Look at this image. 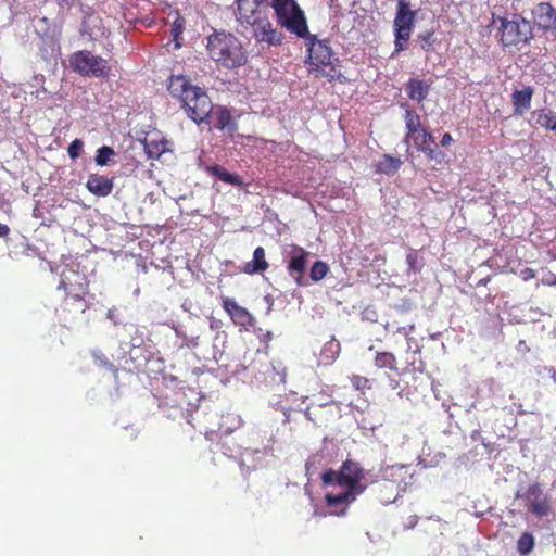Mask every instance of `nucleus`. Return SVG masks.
Masks as SVG:
<instances>
[{"label": "nucleus", "instance_id": "f257e3e1", "mask_svg": "<svg viewBox=\"0 0 556 556\" xmlns=\"http://www.w3.org/2000/svg\"><path fill=\"white\" fill-rule=\"evenodd\" d=\"M364 479L365 470L362 466L351 459L345 460L340 468V486L344 490L326 494L327 513L338 517L343 516L349 505L366 490L367 484L363 483Z\"/></svg>", "mask_w": 556, "mask_h": 556}, {"label": "nucleus", "instance_id": "f03ea898", "mask_svg": "<svg viewBox=\"0 0 556 556\" xmlns=\"http://www.w3.org/2000/svg\"><path fill=\"white\" fill-rule=\"evenodd\" d=\"M167 89L177 99L187 116L197 124L205 122L212 113L213 104L207 93L192 85L184 75L170 76Z\"/></svg>", "mask_w": 556, "mask_h": 556}, {"label": "nucleus", "instance_id": "7ed1b4c3", "mask_svg": "<svg viewBox=\"0 0 556 556\" xmlns=\"http://www.w3.org/2000/svg\"><path fill=\"white\" fill-rule=\"evenodd\" d=\"M206 51L208 56L220 66L233 70L244 65L248 53L241 41L232 34L214 31L207 37Z\"/></svg>", "mask_w": 556, "mask_h": 556}, {"label": "nucleus", "instance_id": "20e7f679", "mask_svg": "<svg viewBox=\"0 0 556 556\" xmlns=\"http://www.w3.org/2000/svg\"><path fill=\"white\" fill-rule=\"evenodd\" d=\"M238 20L253 28V36L258 42L278 46L282 41V34L273 27L269 20L262 13L263 0H236Z\"/></svg>", "mask_w": 556, "mask_h": 556}, {"label": "nucleus", "instance_id": "39448f33", "mask_svg": "<svg viewBox=\"0 0 556 556\" xmlns=\"http://www.w3.org/2000/svg\"><path fill=\"white\" fill-rule=\"evenodd\" d=\"M277 22L292 34L306 38L308 28L304 13L294 0H271Z\"/></svg>", "mask_w": 556, "mask_h": 556}, {"label": "nucleus", "instance_id": "423d86ee", "mask_svg": "<svg viewBox=\"0 0 556 556\" xmlns=\"http://www.w3.org/2000/svg\"><path fill=\"white\" fill-rule=\"evenodd\" d=\"M501 42L504 47L520 49L533 37L532 25L526 18L514 15L513 18L498 17Z\"/></svg>", "mask_w": 556, "mask_h": 556}, {"label": "nucleus", "instance_id": "0eeeda50", "mask_svg": "<svg viewBox=\"0 0 556 556\" xmlns=\"http://www.w3.org/2000/svg\"><path fill=\"white\" fill-rule=\"evenodd\" d=\"M70 64L75 73L85 77L108 78L111 74L108 60L87 50L74 52Z\"/></svg>", "mask_w": 556, "mask_h": 556}, {"label": "nucleus", "instance_id": "6e6552de", "mask_svg": "<svg viewBox=\"0 0 556 556\" xmlns=\"http://www.w3.org/2000/svg\"><path fill=\"white\" fill-rule=\"evenodd\" d=\"M415 20L416 12L410 10L409 3L406 0H399L393 21L395 52L404 51L407 48V42L415 27Z\"/></svg>", "mask_w": 556, "mask_h": 556}, {"label": "nucleus", "instance_id": "1a4fd4ad", "mask_svg": "<svg viewBox=\"0 0 556 556\" xmlns=\"http://www.w3.org/2000/svg\"><path fill=\"white\" fill-rule=\"evenodd\" d=\"M517 496L525 502V506L536 518L548 517L551 514L556 518V502L553 504L549 496L544 492L540 483L530 484Z\"/></svg>", "mask_w": 556, "mask_h": 556}, {"label": "nucleus", "instance_id": "9d476101", "mask_svg": "<svg viewBox=\"0 0 556 556\" xmlns=\"http://www.w3.org/2000/svg\"><path fill=\"white\" fill-rule=\"evenodd\" d=\"M339 60L330 47L315 36V77L325 76L330 80L341 77Z\"/></svg>", "mask_w": 556, "mask_h": 556}, {"label": "nucleus", "instance_id": "9b49d317", "mask_svg": "<svg viewBox=\"0 0 556 556\" xmlns=\"http://www.w3.org/2000/svg\"><path fill=\"white\" fill-rule=\"evenodd\" d=\"M58 289L64 291V296L86 301L89 292V281L85 274L73 268H65L61 274Z\"/></svg>", "mask_w": 556, "mask_h": 556}, {"label": "nucleus", "instance_id": "f8f14e48", "mask_svg": "<svg viewBox=\"0 0 556 556\" xmlns=\"http://www.w3.org/2000/svg\"><path fill=\"white\" fill-rule=\"evenodd\" d=\"M87 308V301L64 296L55 313L60 324L64 327H68L71 324L76 321Z\"/></svg>", "mask_w": 556, "mask_h": 556}, {"label": "nucleus", "instance_id": "ddd939ff", "mask_svg": "<svg viewBox=\"0 0 556 556\" xmlns=\"http://www.w3.org/2000/svg\"><path fill=\"white\" fill-rule=\"evenodd\" d=\"M307 255L302 248H293L288 261L287 269L289 275L295 280L296 285H304V274L306 271Z\"/></svg>", "mask_w": 556, "mask_h": 556}, {"label": "nucleus", "instance_id": "4468645a", "mask_svg": "<svg viewBox=\"0 0 556 556\" xmlns=\"http://www.w3.org/2000/svg\"><path fill=\"white\" fill-rule=\"evenodd\" d=\"M81 36H87L90 40H99L108 35L103 20L94 12L86 13L80 27Z\"/></svg>", "mask_w": 556, "mask_h": 556}, {"label": "nucleus", "instance_id": "2eb2a0df", "mask_svg": "<svg viewBox=\"0 0 556 556\" xmlns=\"http://www.w3.org/2000/svg\"><path fill=\"white\" fill-rule=\"evenodd\" d=\"M222 306L230 316L233 324L242 327H251L255 323V318L250 312L240 306L233 299L223 298Z\"/></svg>", "mask_w": 556, "mask_h": 556}, {"label": "nucleus", "instance_id": "dca6fc26", "mask_svg": "<svg viewBox=\"0 0 556 556\" xmlns=\"http://www.w3.org/2000/svg\"><path fill=\"white\" fill-rule=\"evenodd\" d=\"M534 23L543 30L556 29V11L548 2H541L532 11Z\"/></svg>", "mask_w": 556, "mask_h": 556}, {"label": "nucleus", "instance_id": "f3484780", "mask_svg": "<svg viewBox=\"0 0 556 556\" xmlns=\"http://www.w3.org/2000/svg\"><path fill=\"white\" fill-rule=\"evenodd\" d=\"M113 187L112 178L99 174H90L86 182L88 191L97 197H108L112 192Z\"/></svg>", "mask_w": 556, "mask_h": 556}, {"label": "nucleus", "instance_id": "a211bd4d", "mask_svg": "<svg viewBox=\"0 0 556 556\" xmlns=\"http://www.w3.org/2000/svg\"><path fill=\"white\" fill-rule=\"evenodd\" d=\"M430 89L431 84L419 78H409L405 84V92L407 97L417 103H421L427 99Z\"/></svg>", "mask_w": 556, "mask_h": 556}, {"label": "nucleus", "instance_id": "6ab92c4d", "mask_svg": "<svg viewBox=\"0 0 556 556\" xmlns=\"http://www.w3.org/2000/svg\"><path fill=\"white\" fill-rule=\"evenodd\" d=\"M269 268L266 260V252L263 247H257L253 252V258L247 262L242 267V273L247 275L263 274Z\"/></svg>", "mask_w": 556, "mask_h": 556}, {"label": "nucleus", "instance_id": "aec40b11", "mask_svg": "<svg viewBox=\"0 0 556 556\" xmlns=\"http://www.w3.org/2000/svg\"><path fill=\"white\" fill-rule=\"evenodd\" d=\"M532 96L533 88L531 86H525L522 89L513 92L511 101L515 115H522L531 108Z\"/></svg>", "mask_w": 556, "mask_h": 556}, {"label": "nucleus", "instance_id": "412c9836", "mask_svg": "<svg viewBox=\"0 0 556 556\" xmlns=\"http://www.w3.org/2000/svg\"><path fill=\"white\" fill-rule=\"evenodd\" d=\"M206 173L231 186L241 187L243 185V179L239 175L229 173L222 165L207 166Z\"/></svg>", "mask_w": 556, "mask_h": 556}, {"label": "nucleus", "instance_id": "4be33fe9", "mask_svg": "<svg viewBox=\"0 0 556 556\" xmlns=\"http://www.w3.org/2000/svg\"><path fill=\"white\" fill-rule=\"evenodd\" d=\"M143 146L148 159L157 160L167 150V141L164 139H156L152 136H147L143 140Z\"/></svg>", "mask_w": 556, "mask_h": 556}, {"label": "nucleus", "instance_id": "5701e85b", "mask_svg": "<svg viewBox=\"0 0 556 556\" xmlns=\"http://www.w3.org/2000/svg\"><path fill=\"white\" fill-rule=\"evenodd\" d=\"M402 165L400 157L384 154L381 160L375 164V172L388 176L394 175Z\"/></svg>", "mask_w": 556, "mask_h": 556}, {"label": "nucleus", "instance_id": "b1692460", "mask_svg": "<svg viewBox=\"0 0 556 556\" xmlns=\"http://www.w3.org/2000/svg\"><path fill=\"white\" fill-rule=\"evenodd\" d=\"M400 106L405 111L404 121L406 134L414 135L421 127L420 116L409 106L407 102H402Z\"/></svg>", "mask_w": 556, "mask_h": 556}, {"label": "nucleus", "instance_id": "393cba45", "mask_svg": "<svg viewBox=\"0 0 556 556\" xmlns=\"http://www.w3.org/2000/svg\"><path fill=\"white\" fill-rule=\"evenodd\" d=\"M340 353V343L332 337L320 351L319 365H331Z\"/></svg>", "mask_w": 556, "mask_h": 556}, {"label": "nucleus", "instance_id": "a878e982", "mask_svg": "<svg viewBox=\"0 0 556 556\" xmlns=\"http://www.w3.org/2000/svg\"><path fill=\"white\" fill-rule=\"evenodd\" d=\"M410 140L414 141V144L419 151H421L429 143H434L432 135L428 131V129L424 127L420 128L419 131L415 132L414 135L406 134L405 138L403 139V143H405V146L409 148Z\"/></svg>", "mask_w": 556, "mask_h": 556}, {"label": "nucleus", "instance_id": "bb28decb", "mask_svg": "<svg viewBox=\"0 0 556 556\" xmlns=\"http://www.w3.org/2000/svg\"><path fill=\"white\" fill-rule=\"evenodd\" d=\"M215 127L219 130H229L233 132L237 130V123L235 122L231 113L226 108H220L216 113Z\"/></svg>", "mask_w": 556, "mask_h": 556}, {"label": "nucleus", "instance_id": "cd10ccee", "mask_svg": "<svg viewBox=\"0 0 556 556\" xmlns=\"http://www.w3.org/2000/svg\"><path fill=\"white\" fill-rule=\"evenodd\" d=\"M397 496V486H395L394 480L389 479L380 485V494L378 495V500L383 505L394 503Z\"/></svg>", "mask_w": 556, "mask_h": 556}, {"label": "nucleus", "instance_id": "c85d7f7f", "mask_svg": "<svg viewBox=\"0 0 556 556\" xmlns=\"http://www.w3.org/2000/svg\"><path fill=\"white\" fill-rule=\"evenodd\" d=\"M533 115L535 116V122L538 125L554 131L556 127V114L553 111L542 109L535 111Z\"/></svg>", "mask_w": 556, "mask_h": 556}, {"label": "nucleus", "instance_id": "c756f323", "mask_svg": "<svg viewBox=\"0 0 556 556\" xmlns=\"http://www.w3.org/2000/svg\"><path fill=\"white\" fill-rule=\"evenodd\" d=\"M374 364L377 368L396 370V358L391 352H377Z\"/></svg>", "mask_w": 556, "mask_h": 556}, {"label": "nucleus", "instance_id": "7c9ffc66", "mask_svg": "<svg viewBox=\"0 0 556 556\" xmlns=\"http://www.w3.org/2000/svg\"><path fill=\"white\" fill-rule=\"evenodd\" d=\"M406 264H407V276L412 274H418L424 267V260L420 257L416 250L409 249L406 255Z\"/></svg>", "mask_w": 556, "mask_h": 556}, {"label": "nucleus", "instance_id": "2f4dec72", "mask_svg": "<svg viewBox=\"0 0 556 556\" xmlns=\"http://www.w3.org/2000/svg\"><path fill=\"white\" fill-rule=\"evenodd\" d=\"M409 470V467L408 466H405V465H392V466H388L386 467L384 469H382V477L386 479V480H389V479H395L397 477H402L403 475H407L409 477H413V473L412 472H408Z\"/></svg>", "mask_w": 556, "mask_h": 556}, {"label": "nucleus", "instance_id": "473e14b6", "mask_svg": "<svg viewBox=\"0 0 556 556\" xmlns=\"http://www.w3.org/2000/svg\"><path fill=\"white\" fill-rule=\"evenodd\" d=\"M409 470V467L408 466H405V465H392V466H388L386 467L384 469H382V477L386 479V480H389V479H395L397 477H402L403 475H407L409 477H413V473L412 472H408Z\"/></svg>", "mask_w": 556, "mask_h": 556}, {"label": "nucleus", "instance_id": "72a5a7b5", "mask_svg": "<svg viewBox=\"0 0 556 556\" xmlns=\"http://www.w3.org/2000/svg\"><path fill=\"white\" fill-rule=\"evenodd\" d=\"M533 546H534V539L530 533L525 532L518 539L517 549L521 555H528L529 553H531V551L533 549Z\"/></svg>", "mask_w": 556, "mask_h": 556}, {"label": "nucleus", "instance_id": "f704fd0d", "mask_svg": "<svg viewBox=\"0 0 556 556\" xmlns=\"http://www.w3.org/2000/svg\"><path fill=\"white\" fill-rule=\"evenodd\" d=\"M417 41L419 42V46L424 51L429 52V51L433 50V46H434V41H435L434 33L432 30H427L425 33H420L417 36Z\"/></svg>", "mask_w": 556, "mask_h": 556}, {"label": "nucleus", "instance_id": "c9c22d12", "mask_svg": "<svg viewBox=\"0 0 556 556\" xmlns=\"http://www.w3.org/2000/svg\"><path fill=\"white\" fill-rule=\"evenodd\" d=\"M114 155L115 151L111 147L103 146L97 150L94 161L99 166H105Z\"/></svg>", "mask_w": 556, "mask_h": 556}, {"label": "nucleus", "instance_id": "e433bc0d", "mask_svg": "<svg viewBox=\"0 0 556 556\" xmlns=\"http://www.w3.org/2000/svg\"><path fill=\"white\" fill-rule=\"evenodd\" d=\"M185 29V20L181 16H177L172 25V34L174 37V40L176 41V46L179 47L180 43L178 42V39L180 35L182 34Z\"/></svg>", "mask_w": 556, "mask_h": 556}, {"label": "nucleus", "instance_id": "4c0bfd02", "mask_svg": "<svg viewBox=\"0 0 556 556\" xmlns=\"http://www.w3.org/2000/svg\"><path fill=\"white\" fill-rule=\"evenodd\" d=\"M84 142L80 139H75L71 142V144L67 148L68 156L72 160H76L83 153Z\"/></svg>", "mask_w": 556, "mask_h": 556}, {"label": "nucleus", "instance_id": "58836bf2", "mask_svg": "<svg viewBox=\"0 0 556 556\" xmlns=\"http://www.w3.org/2000/svg\"><path fill=\"white\" fill-rule=\"evenodd\" d=\"M421 152H424L428 159L435 160L438 162H440V160L444 156V154L438 149L435 142L429 143L421 150Z\"/></svg>", "mask_w": 556, "mask_h": 556}, {"label": "nucleus", "instance_id": "ea45409f", "mask_svg": "<svg viewBox=\"0 0 556 556\" xmlns=\"http://www.w3.org/2000/svg\"><path fill=\"white\" fill-rule=\"evenodd\" d=\"M321 478L326 484L337 483L338 485H340V470L339 471H333V470L326 471Z\"/></svg>", "mask_w": 556, "mask_h": 556}, {"label": "nucleus", "instance_id": "a19ab883", "mask_svg": "<svg viewBox=\"0 0 556 556\" xmlns=\"http://www.w3.org/2000/svg\"><path fill=\"white\" fill-rule=\"evenodd\" d=\"M328 270L329 268L326 263L320 261L315 262V281L323 279Z\"/></svg>", "mask_w": 556, "mask_h": 556}, {"label": "nucleus", "instance_id": "79ce46f5", "mask_svg": "<svg viewBox=\"0 0 556 556\" xmlns=\"http://www.w3.org/2000/svg\"><path fill=\"white\" fill-rule=\"evenodd\" d=\"M351 381L356 390H364L369 388V380L365 377L353 376Z\"/></svg>", "mask_w": 556, "mask_h": 556}, {"label": "nucleus", "instance_id": "37998d69", "mask_svg": "<svg viewBox=\"0 0 556 556\" xmlns=\"http://www.w3.org/2000/svg\"><path fill=\"white\" fill-rule=\"evenodd\" d=\"M519 277L523 280V281H529L531 279H533L535 277V273L532 268H529V267H525L522 268L520 271H519Z\"/></svg>", "mask_w": 556, "mask_h": 556}, {"label": "nucleus", "instance_id": "c03bdc74", "mask_svg": "<svg viewBox=\"0 0 556 556\" xmlns=\"http://www.w3.org/2000/svg\"><path fill=\"white\" fill-rule=\"evenodd\" d=\"M59 9H60V12H63L65 10H71L75 3H76V0H55Z\"/></svg>", "mask_w": 556, "mask_h": 556}, {"label": "nucleus", "instance_id": "a18cd8bd", "mask_svg": "<svg viewBox=\"0 0 556 556\" xmlns=\"http://www.w3.org/2000/svg\"><path fill=\"white\" fill-rule=\"evenodd\" d=\"M308 41L306 42V63H313V39L307 38Z\"/></svg>", "mask_w": 556, "mask_h": 556}, {"label": "nucleus", "instance_id": "49530a36", "mask_svg": "<svg viewBox=\"0 0 556 556\" xmlns=\"http://www.w3.org/2000/svg\"><path fill=\"white\" fill-rule=\"evenodd\" d=\"M452 142H453V138H452V136L448 132H446V134H444L442 136V138H441V146L445 147V146H448Z\"/></svg>", "mask_w": 556, "mask_h": 556}, {"label": "nucleus", "instance_id": "de8ad7c7", "mask_svg": "<svg viewBox=\"0 0 556 556\" xmlns=\"http://www.w3.org/2000/svg\"><path fill=\"white\" fill-rule=\"evenodd\" d=\"M9 233H10V228L7 225L0 223V238H4Z\"/></svg>", "mask_w": 556, "mask_h": 556}, {"label": "nucleus", "instance_id": "09e8293b", "mask_svg": "<svg viewBox=\"0 0 556 556\" xmlns=\"http://www.w3.org/2000/svg\"><path fill=\"white\" fill-rule=\"evenodd\" d=\"M214 327H215V328H218L217 323H215V321H211V328H214Z\"/></svg>", "mask_w": 556, "mask_h": 556}, {"label": "nucleus", "instance_id": "8fccbe9b", "mask_svg": "<svg viewBox=\"0 0 556 556\" xmlns=\"http://www.w3.org/2000/svg\"><path fill=\"white\" fill-rule=\"evenodd\" d=\"M214 327H215V328H218L217 323H215V321H211V328H214Z\"/></svg>", "mask_w": 556, "mask_h": 556}, {"label": "nucleus", "instance_id": "3c124183", "mask_svg": "<svg viewBox=\"0 0 556 556\" xmlns=\"http://www.w3.org/2000/svg\"><path fill=\"white\" fill-rule=\"evenodd\" d=\"M214 327H215V328H218L217 323H215V321H211V328H214Z\"/></svg>", "mask_w": 556, "mask_h": 556}, {"label": "nucleus", "instance_id": "603ef678", "mask_svg": "<svg viewBox=\"0 0 556 556\" xmlns=\"http://www.w3.org/2000/svg\"><path fill=\"white\" fill-rule=\"evenodd\" d=\"M552 378H553V380L556 382V369L553 371V374H552Z\"/></svg>", "mask_w": 556, "mask_h": 556}, {"label": "nucleus", "instance_id": "864d4df0", "mask_svg": "<svg viewBox=\"0 0 556 556\" xmlns=\"http://www.w3.org/2000/svg\"><path fill=\"white\" fill-rule=\"evenodd\" d=\"M542 282H543V283H546V285H552V282L549 281V279L543 280Z\"/></svg>", "mask_w": 556, "mask_h": 556}]
</instances>
